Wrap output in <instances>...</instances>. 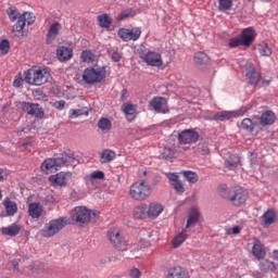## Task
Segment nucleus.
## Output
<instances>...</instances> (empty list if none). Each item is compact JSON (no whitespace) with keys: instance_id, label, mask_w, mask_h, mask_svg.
<instances>
[{"instance_id":"3","label":"nucleus","mask_w":278,"mask_h":278,"mask_svg":"<svg viewBox=\"0 0 278 278\" xmlns=\"http://www.w3.org/2000/svg\"><path fill=\"white\" fill-rule=\"evenodd\" d=\"M106 75L108 72L105 71V67L90 66L84 70L83 81H85V84H88L89 86H92L94 84H101V81L105 79Z\"/></svg>"},{"instance_id":"41","label":"nucleus","mask_w":278,"mask_h":278,"mask_svg":"<svg viewBox=\"0 0 278 278\" xmlns=\"http://www.w3.org/2000/svg\"><path fill=\"white\" fill-rule=\"evenodd\" d=\"M260 269L263 273H268V270H275V263L268 260H263L260 263Z\"/></svg>"},{"instance_id":"5","label":"nucleus","mask_w":278,"mask_h":278,"mask_svg":"<svg viewBox=\"0 0 278 278\" xmlns=\"http://www.w3.org/2000/svg\"><path fill=\"white\" fill-rule=\"evenodd\" d=\"M245 77L250 86H257L258 88H262V86H270V80H266V78L262 77V74L255 71L253 63L245 64Z\"/></svg>"},{"instance_id":"57","label":"nucleus","mask_w":278,"mask_h":278,"mask_svg":"<svg viewBox=\"0 0 278 278\" xmlns=\"http://www.w3.org/2000/svg\"><path fill=\"white\" fill-rule=\"evenodd\" d=\"M113 62H121V53L118 51H114L111 55Z\"/></svg>"},{"instance_id":"32","label":"nucleus","mask_w":278,"mask_h":278,"mask_svg":"<svg viewBox=\"0 0 278 278\" xmlns=\"http://www.w3.org/2000/svg\"><path fill=\"white\" fill-rule=\"evenodd\" d=\"M116 159V152L112 150H104L101 153L100 162L101 164H108L110 162H113V160Z\"/></svg>"},{"instance_id":"60","label":"nucleus","mask_w":278,"mask_h":278,"mask_svg":"<svg viewBox=\"0 0 278 278\" xmlns=\"http://www.w3.org/2000/svg\"><path fill=\"white\" fill-rule=\"evenodd\" d=\"M240 231H242V228H240V226H235V227H232L231 231L228 232V235L232 233L233 236H238V233H240Z\"/></svg>"},{"instance_id":"9","label":"nucleus","mask_w":278,"mask_h":278,"mask_svg":"<svg viewBox=\"0 0 278 278\" xmlns=\"http://www.w3.org/2000/svg\"><path fill=\"white\" fill-rule=\"evenodd\" d=\"M109 240L117 251H127L129 241L121 236L118 230H109Z\"/></svg>"},{"instance_id":"51","label":"nucleus","mask_w":278,"mask_h":278,"mask_svg":"<svg viewBox=\"0 0 278 278\" xmlns=\"http://www.w3.org/2000/svg\"><path fill=\"white\" fill-rule=\"evenodd\" d=\"M7 14L12 23L18 18V11H16V8L11 7L7 10Z\"/></svg>"},{"instance_id":"44","label":"nucleus","mask_w":278,"mask_h":278,"mask_svg":"<svg viewBox=\"0 0 278 278\" xmlns=\"http://www.w3.org/2000/svg\"><path fill=\"white\" fill-rule=\"evenodd\" d=\"M255 125L257 124H255L251 118H244L241 122V127L242 129H245V131H253V129H255Z\"/></svg>"},{"instance_id":"30","label":"nucleus","mask_w":278,"mask_h":278,"mask_svg":"<svg viewBox=\"0 0 278 278\" xmlns=\"http://www.w3.org/2000/svg\"><path fill=\"white\" fill-rule=\"evenodd\" d=\"M149 216L148 206L147 204H142L140 206H136L134 210V217L137 219L142 220Z\"/></svg>"},{"instance_id":"29","label":"nucleus","mask_w":278,"mask_h":278,"mask_svg":"<svg viewBox=\"0 0 278 278\" xmlns=\"http://www.w3.org/2000/svg\"><path fill=\"white\" fill-rule=\"evenodd\" d=\"M60 23L58 22L51 24L47 34V42H53V39L58 38V34H60Z\"/></svg>"},{"instance_id":"20","label":"nucleus","mask_w":278,"mask_h":278,"mask_svg":"<svg viewBox=\"0 0 278 278\" xmlns=\"http://www.w3.org/2000/svg\"><path fill=\"white\" fill-rule=\"evenodd\" d=\"M166 278H190L188 270L181 266H175L168 269Z\"/></svg>"},{"instance_id":"36","label":"nucleus","mask_w":278,"mask_h":278,"mask_svg":"<svg viewBox=\"0 0 278 278\" xmlns=\"http://www.w3.org/2000/svg\"><path fill=\"white\" fill-rule=\"evenodd\" d=\"M93 179H105V173H103L102 170H96L85 177L86 184H92Z\"/></svg>"},{"instance_id":"46","label":"nucleus","mask_w":278,"mask_h":278,"mask_svg":"<svg viewBox=\"0 0 278 278\" xmlns=\"http://www.w3.org/2000/svg\"><path fill=\"white\" fill-rule=\"evenodd\" d=\"M141 35H142V30L140 29V27L129 29V33H128L129 40H134V41L138 40Z\"/></svg>"},{"instance_id":"1","label":"nucleus","mask_w":278,"mask_h":278,"mask_svg":"<svg viewBox=\"0 0 278 278\" xmlns=\"http://www.w3.org/2000/svg\"><path fill=\"white\" fill-rule=\"evenodd\" d=\"M79 160L75 157L72 151H65L58 157L47 159L41 164V170L43 173H58L62 166H77Z\"/></svg>"},{"instance_id":"13","label":"nucleus","mask_w":278,"mask_h":278,"mask_svg":"<svg viewBox=\"0 0 278 278\" xmlns=\"http://www.w3.org/2000/svg\"><path fill=\"white\" fill-rule=\"evenodd\" d=\"M151 108L154 110V112H157V114H168L170 110L168 109V100L164 97H154L150 101Z\"/></svg>"},{"instance_id":"28","label":"nucleus","mask_w":278,"mask_h":278,"mask_svg":"<svg viewBox=\"0 0 278 278\" xmlns=\"http://www.w3.org/2000/svg\"><path fill=\"white\" fill-rule=\"evenodd\" d=\"M186 240H188V230L185 228L173 239L174 249H178V247H181V244L185 243Z\"/></svg>"},{"instance_id":"64","label":"nucleus","mask_w":278,"mask_h":278,"mask_svg":"<svg viewBox=\"0 0 278 278\" xmlns=\"http://www.w3.org/2000/svg\"><path fill=\"white\" fill-rule=\"evenodd\" d=\"M33 278H42V274H36V271H34Z\"/></svg>"},{"instance_id":"53","label":"nucleus","mask_w":278,"mask_h":278,"mask_svg":"<svg viewBox=\"0 0 278 278\" xmlns=\"http://www.w3.org/2000/svg\"><path fill=\"white\" fill-rule=\"evenodd\" d=\"M117 35L124 40V42H129V29L121 28Z\"/></svg>"},{"instance_id":"19","label":"nucleus","mask_w":278,"mask_h":278,"mask_svg":"<svg viewBox=\"0 0 278 278\" xmlns=\"http://www.w3.org/2000/svg\"><path fill=\"white\" fill-rule=\"evenodd\" d=\"M200 218H201V213L199 212V208L192 207L189 211L185 229L188 230V229H190V227H194V225H197V223H199Z\"/></svg>"},{"instance_id":"15","label":"nucleus","mask_w":278,"mask_h":278,"mask_svg":"<svg viewBox=\"0 0 278 278\" xmlns=\"http://www.w3.org/2000/svg\"><path fill=\"white\" fill-rule=\"evenodd\" d=\"M240 38L242 40V47H251L255 38H257V33L255 31V28L248 27L241 31Z\"/></svg>"},{"instance_id":"35","label":"nucleus","mask_w":278,"mask_h":278,"mask_svg":"<svg viewBox=\"0 0 278 278\" xmlns=\"http://www.w3.org/2000/svg\"><path fill=\"white\" fill-rule=\"evenodd\" d=\"M194 63L198 64V66H201L203 64H207L210 62V56L205 54V52H195L193 56Z\"/></svg>"},{"instance_id":"59","label":"nucleus","mask_w":278,"mask_h":278,"mask_svg":"<svg viewBox=\"0 0 278 278\" xmlns=\"http://www.w3.org/2000/svg\"><path fill=\"white\" fill-rule=\"evenodd\" d=\"M13 86H14V88H21L23 86V78H21V77L15 78L13 81Z\"/></svg>"},{"instance_id":"47","label":"nucleus","mask_w":278,"mask_h":278,"mask_svg":"<svg viewBox=\"0 0 278 278\" xmlns=\"http://www.w3.org/2000/svg\"><path fill=\"white\" fill-rule=\"evenodd\" d=\"M88 116V112H84L83 110L79 109H71L68 111V118H79V116Z\"/></svg>"},{"instance_id":"31","label":"nucleus","mask_w":278,"mask_h":278,"mask_svg":"<svg viewBox=\"0 0 278 278\" xmlns=\"http://www.w3.org/2000/svg\"><path fill=\"white\" fill-rule=\"evenodd\" d=\"M257 51L263 58H270L273 55V48L265 41L258 43Z\"/></svg>"},{"instance_id":"61","label":"nucleus","mask_w":278,"mask_h":278,"mask_svg":"<svg viewBox=\"0 0 278 278\" xmlns=\"http://www.w3.org/2000/svg\"><path fill=\"white\" fill-rule=\"evenodd\" d=\"M5 177H8V173L5 172V169L0 168V181H3Z\"/></svg>"},{"instance_id":"52","label":"nucleus","mask_w":278,"mask_h":278,"mask_svg":"<svg viewBox=\"0 0 278 278\" xmlns=\"http://www.w3.org/2000/svg\"><path fill=\"white\" fill-rule=\"evenodd\" d=\"M228 46L230 47V49H236L237 47H242V38H231L228 42Z\"/></svg>"},{"instance_id":"24","label":"nucleus","mask_w":278,"mask_h":278,"mask_svg":"<svg viewBox=\"0 0 278 278\" xmlns=\"http://www.w3.org/2000/svg\"><path fill=\"white\" fill-rule=\"evenodd\" d=\"M28 213L31 218H40L42 216V205L38 202H31L28 205Z\"/></svg>"},{"instance_id":"39","label":"nucleus","mask_w":278,"mask_h":278,"mask_svg":"<svg viewBox=\"0 0 278 278\" xmlns=\"http://www.w3.org/2000/svg\"><path fill=\"white\" fill-rule=\"evenodd\" d=\"M98 127L101 131H110L112 129V122L106 117H102L98 122Z\"/></svg>"},{"instance_id":"55","label":"nucleus","mask_w":278,"mask_h":278,"mask_svg":"<svg viewBox=\"0 0 278 278\" xmlns=\"http://www.w3.org/2000/svg\"><path fill=\"white\" fill-rule=\"evenodd\" d=\"M128 275L130 278H140L141 273L140 269L132 267L131 269H129Z\"/></svg>"},{"instance_id":"63","label":"nucleus","mask_w":278,"mask_h":278,"mask_svg":"<svg viewBox=\"0 0 278 278\" xmlns=\"http://www.w3.org/2000/svg\"><path fill=\"white\" fill-rule=\"evenodd\" d=\"M138 175H139V177H140V179H142V177H147V169H140V170L138 172Z\"/></svg>"},{"instance_id":"14","label":"nucleus","mask_w":278,"mask_h":278,"mask_svg":"<svg viewBox=\"0 0 278 278\" xmlns=\"http://www.w3.org/2000/svg\"><path fill=\"white\" fill-rule=\"evenodd\" d=\"M143 62L148 66H155L160 68V66L164 65V61H162V54L155 52V51H149L143 58Z\"/></svg>"},{"instance_id":"17","label":"nucleus","mask_w":278,"mask_h":278,"mask_svg":"<svg viewBox=\"0 0 278 278\" xmlns=\"http://www.w3.org/2000/svg\"><path fill=\"white\" fill-rule=\"evenodd\" d=\"M21 229H23L21 225L14 223L0 228V232L2 233V236H7L8 238H16V236L21 233Z\"/></svg>"},{"instance_id":"58","label":"nucleus","mask_w":278,"mask_h":278,"mask_svg":"<svg viewBox=\"0 0 278 278\" xmlns=\"http://www.w3.org/2000/svg\"><path fill=\"white\" fill-rule=\"evenodd\" d=\"M21 255H18L15 260L12 261V264H13V268L14 270H16L18 273V262H21Z\"/></svg>"},{"instance_id":"22","label":"nucleus","mask_w":278,"mask_h":278,"mask_svg":"<svg viewBox=\"0 0 278 278\" xmlns=\"http://www.w3.org/2000/svg\"><path fill=\"white\" fill-rule=\"evenodd\" d=\"M168 179L172 182L174 190H176L178 194H184L186 192V188L184 187V184L179 180V175L168 174Z\"/></svg>"},{"instance_id":"2","label":"nucleus","mask_w":278,"mask_h":278,"mask_svg":"<svg viewBox=\"0 0 278 278\" xmlns=\"http://www.w3.org/2000/svg\"><path fill=\"white\" fill-rule=\"evenodd\" d=\"M49 71L47 68L35 67L26 72L24 81L30 86H42L49 81Z\"/></svg>"},{"instance_id":"6","label":"nucleus","mask_w":278,"mask_h":278,"mask_svg":"<svg viewBox=\"0 0 278 278\" xmlns=\"http://www.w3.org/2000/svg\"><path fill=\"white\" fill-rule=\"evenodd\" d=\"M66 226V220L64 217H59L56 219L50 220L48 224L43 226L41 229L42 238H53L56 233H60Z\"/></svg>"},{"instance_id":"54","label":"nucleus","mask_w":278,"mask_h":278,"mask_svg":"<svg viewBox=\"0 0 278 278\" xmlns=\"http://www.w3.org/2000/svg\"><path fill=\"white\" fill-rule=\"evenodd\" d=\"M83 62H92V52L89 50H84L80 54Z\"/></svg>"},{"instance_id":"50","label":"nucleus","mask_w":278,"mask_h":278,"mask_svg":"<svg viewBox=\"0 0 278 278\" xmlns=\"http://www.w3.org/2000/svg\"><path fill=\"white\" fill-rule=\"evenodd\" d=\"M0 51L2 55H8V53H10V41L8 39H3L0 42Z\"/></svg>"},{"instance_id":"27","label":"nucleus","mask_w":278,"mask_h":278,"mask_svg":"<svg viewBox=\"0 0 278 278\" xmlns=\"http://www.w3.org/2000/svg\"><path fill=\"white\" fill-rule=\"evenodd\" d=\"M277 213H275L273 210H267L262 216L263 225H265V227H270V225L275 223Z\"/></svg>"},{"instance_id":"8","label":"nucleus","mask_w":278,"mask_h":278,"mask_svg":"<svg viewBox=\"0 0 278 278\" xmlns=\"http://www.w3.org/2000/svg\"><path fill=\"white\" fill-rule=\"evenodd\" d=\"M20 108L22 112L28 114V116H34L35 118H45V109L38 103L31 102H20Z\"/></svg>"},{"instance_id":"25","label":"nucleus","mask_w":278,"mask_h":278,"mask_svg":"<svg viewBox=\"0 0 278 278\" xmlns=\"http://www.w3.org/2000/svg\"><path fill=\"white\" fill-rule=\"evenodd\" d=\"M275 121H277V116L273 111H265L261 115V125H263L264 127H266V125H273Z\"/></svg>"},{"instance_id":"45","label":"nucleus","mask_w":278,"mask_h":278,"mask_svg":"<svg viewBox=\"0 0 278 278\" xmlns=\"http://www.w3.org/2000/svg\"><path fill=\"white\" fill-rule=\"evenodd\" d=\"M195 153H201V155H210V147L207 146V142H200L195 148Z\"/></svg>"},{"instance_id":"38","label":"nucleus","mask_w":278,"mask_h":278,"mask_svg":"<svg viewBox=\"0 0 278 278\" xmlns=\"http://www.w3.org/2000/svg\"><path fill=\"white\" fill-rule=\"evenodd\" d=\"M98 23L101 27L108 29V27L112 25V17H110L108 14H101L98 16Z\"/></svg>"},{"instance_id":"49","label":"nucleus","mask_w":278,"mask_h":278,"mask_svg":"<svg viewBox=\"0 0 278 278\" xmlns=\"http://www.w3.org/2000/svg\"><path fill=\"white\" fill-rule=\"evenodd\" d=\"M21 17L24 18L27 25H34V23H36V16L30 12H25Z\"/></svg>"},{"instance_id":"7","label":"nucleus","mask_w":278,"mask_h":278,"mask_svg":"<svg viewBox=\"0 0 278 278\" xmlns=\"http://www.w3.org/2000/svg\"><path fill=\"white\" fill-rule=\"evenodd\" d=\"M249 106H241L237 111H222L214 114L213 119L225 123V121H231V118H238L240 116H244L247 112H249Z\"/></svg>"},{"instance_id":"11","label":"nucleus","mask_w":278,"mask_h":278,"mask_svg":"<svg viewBox=\"0 0 278 278\" xmlns=\"http://www.w3.org/2000/svg\"><path fill=\"white\" fill-rule=\"evenodd\" d=\"M92 218V212L86 206H76L72 214V219L79 225H88Z\"/></svg>"},{"instance_id":"43","label":"nucleus","mask_w":278,"mask_h":278,"mask_svg":"<svg viewBox=\"0 0 278 278\" xmlns=\"http://www.w3.org/2000/svg\"><path fill=\"white\" fill-rule=\"evenodd\" d=\"M177 151L175 150L174 147H166L163 150L162 157H164V160H173V157H175Z\"/></svg>"},{"instance_id":"18","label":"nucleus","mask_w":278,"mask_h":278,"mask_svg":"<svg viewBox=\"0 0 278 278\" xmlns=\"http://www.w3.org/2000/svg\"><path fill=\"white\" fill-rule=\"evenodd\" d=\"M56 58L59 62H68L73 59V50L66 46H61L56 49Z\"/></svg>"},{"instance_id":"37","label":"nucleus","mask_w":278,"mask_h":278,"mask_svg":"<svg viewBox=\"0 0 278 278\" xmlns=\"http://www.w3.org/2000/svg\"><path fill=\"white\" fill-rule=\"evenodd\" d=\"M219 12H229L233 8V0H218Z\"/></svg>"},{"instance_id":"10","label":"nucleus","mask_w":278,"mask_h":278,"mask_svg":"<svg viewBox=\"0 0 278 278\" xmlns=\"http://www.w3.org/2000/svg\"><path fill=\"white\" fill-rule=\"evenodd\" d=\"M224 199H227V201H230L232 205L240 206L243 203H247V191L242 188H233L229 191L228 195H223Z\"/></svg>"},{"instance_id":"62","label":"nucleus","mask_w":278,"mask_h":278,"mask_svg":"<svg viewBox=\"0 0 278 278\" xmlns=\"http://www.w3.org/2000/svg\"><path fill=\"white\" fill-rule=\"evenodd\" d=\"M160 181H162V177L155 176L153 178L152 186H157V184H160Z\"/></svg>"},{"instance_id":"4","label":"nucleus","mask_w":278,"mask_h":278,"mask_svg":"<svg viewBox=\"0 0 278 278\" xmlns=\"http://www.w3.org/2000/svg\"><path fill=\"white\" fill-rule=\"evenodd\" d=\"M151 186L147 185L144 180L134 182L129 188V194L135 201H147L151 197Z\"/></svg>"},{"instance_id":"26","label":"nucleus","mask_w":278,"mask_h":278,"mask_svg":"<svg viewBox=\"0 0 278 278\" xmlns=\"http://www.w3.org/2000/svg\"><path fill=\"white\" fill-rule=\"evenodd\" d=\"M3 205L5 207L8 216H14V214L18 212V206L16 205V202L10 200V198L4 199Z\"/></svg>"},{"instance_id":"12","label":"nucleus","mask_w":278,"mask_h":278,"mask_svg":"<svg viewBox=\"0 0 278 278\" xmlns=\"http://www.w3.org/2000/svg\"><path fill=\"white\" fill-rule=\"evenodd\" d=\"M199 131H195L194 128L184 129L178 134V142L180 144H194L199 142Z\"/></svg>"},{"instance_id":"56","label":"nucleus","mask_w":278,"mask_h":278,"mask_svg":"<svg viewBox=\"0 0 278 278\" xmlns=\"http://www.w3.org/2000/svg\"><path fill=\"white\" fill-rule=\"evenodd\" d=\"M52 105H53V108H55V110L62 111V110H64V108L66 106V101H64V100H59V101L53 102Z\"/></svg>"},{"instance_id":"42","label":"nucleus","mask_w":278,"mask_h":278,"mask_svg":"<svg viewBox=\"0 0 278 278\" xmlns=\"http://www.w3.org/2000/svg\"><path fill=\"white\" fill-rule=\"evenodd\" d=\"M185 179L189 181V184H197L199 181V175L192 170H186L182 173Z\"/></svg>"},{"instance_id":"16","label":"nucleus","mask_w":278,"mask_h":278,"mask_svg":"<svg viewBox=\"0 0 278 278\" xmlns=\"http://www.w3.org/2000/svg\"><path fill=\"white\" fill-rule=\"evenodd\" d=\"M71 177H73V174L71 172L64 173V172H60L55 175H52L49 177V180L52 184H56V186H66L68 184V179H71Z\"/></svg>"},{"instance_id":"21","label":"nucleus","mask_w":278,"mask_h":278,"mask_svg":"<svg viewBox=\"0 0 278 278\" xmlns=\"http://www.w3.org/2000/svg\"><path fill=\"white\" fill-rule=\"evenodd\" d=\"M164 212V206L161 203L153 202L148 206V217L155 220L160 214Z\"/></svg>"},{"instance_id":"34","label":"nucleus","mask_w":278,"mask_h":278,"mask_svg":"<svg viewBox=\"0 0 278 278\" xmlns=\"http://www.w3.org/2000/svg\"><path fill=\"white\" fill-rule=\"evenodd\" d=\"M224 166L228 168V170H233L240 166V157L232 155L228 160L225 161Z\"/></svg>"},{"instance_id":"40","label":"nucleus","mask_w":278,"mask_h":278,"mask_svg":"<svg viewBox=\"0 0 278 278\" xmlns=\"http://www.w3.org/2000/svg\"><path fill=\"white\" fill-rule=\"evenodd\" d=\"M136 16V11L132 9L123 10L117 17V21H125L127 18H134Z\"/></svg>"},{"instance_id":"48","label":"nucleus","mask_w":278,"mask_h":278,"mask_svg":"<svg viewBox=\"0 0 278 278\" xmlns=\"http://www.w3.org/2000/svg\"><path fill=\"white\" fill-rule=\"evenodd\" d=\"M17 18L18 20H17L16 24L13 26V29H14V31H17L18 34H21V31H23V29H25L26 22L21 15Z\"/></svg>"},{"instance_id":"33","label":"nucleus","mask_w":278,"mask_h":278,"mask_svg":"<svg viewBox=\"0 0 278 278\" xmlns=\"http://www.w3.org/2000/svg\"><path fill=\"white\" fill-rule=\"evenodd\" d=\"M123 112L126 115L127 121H134V118H136V106H134V104H124Z\"/></svg>"},{"instance_id":"23","label":"nucleus","mask_w":278,"mask_h":278,"mask_svg":"<svg viewBox=\"0 0 278 278\" xmlns=\"http://www.w3.org/2000/svg\"><path fill=\"white\" fill-rule=\"evenodd\" d=\"M252 254L254 257H257V260H264L266 257V250L264 249V244H262V241L256 240L254 242V245L252 248Z\"/></svg>"}]
</instances>
